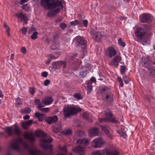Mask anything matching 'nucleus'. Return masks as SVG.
Returning <instances> with one entry per match:
<instances>
[{
	"mask_svg": "<svg viewBox=\"0 0 155 155\" xmlns=\"http://www.w3.org/2000/svg\"><path fill=\"white\" fill-rule=\"evenodd\" d=\"M140 21L142 23H149L152 21L151 15L148 13L142 14L140 16Z\"/></svg>",
	"mask_w": 155,
	"mask_h": 155,
	"instance_id": "obj_7",
	"label": "nucleus"
},
{
	"mask_svg": "<svg viewBox=\"0 0 155 155\" xmlns=\"http://www.w3.org/2000/svg\"><path fill=\"white\" fill-rule=\"evenodd\" d=\"M35 31V28L34 27H31L28 31V33L29 34H31L33 33Z\"/></svg>",
	"mask_w": 155,
	"mask_h": 155,
	"instance_id": "obj_44",
	"label": "nucleus"
},
{
	"mask_svg": "<svg viewBox=\"0 0 155 155\" xmlns=\"http://www.w3.org/2000/svg\"><path fill=\"white\" fill-rule=\"evenodd\" d=\"M41 75L44 77H46L48 75V73L45 71L42 72L41 74Z\"/></svg>",
	"mask_w": 155,
	"mask_h": 155,
	"instance_id": "obj_53",
	"label": "nucleus"
},
{
	"mask_svg": "<svg viewBox=\"0 0 155 155\" xmlns=\"http://www.w3.org/2000/svg\"><path fill=\"white\" fill-rule=\"evenodd\" d=\"M50 83V81L49 80H45L44 81V85L45 86L48 85Z\"/></svg>",
	"mask_w": 155,
	"mask_h": 155,
	"instance_id": "obj_54",
	"label": "nucleus"
},
{
	"mask_svg": "<svg viewBox=\"0 0 155 155\" xmlns=\"http://www.w3.org/2000/svg\"><path fill=\"white\" fill-rule=\"evenodd\" d=\"M63 132L65 135H69L71 134L72 131L70 129H68L64 130Z\"/></svg>",
	"mask_w": 155,
	"mask_h": 155,
	"instance_id": "obj_29",
	"label": "nucleus"
},
{
	"mask_svg": "<svg viewBox=\"0 0 155 155\" xmlns=\"http://www.w3.org/2000/svg\"><path fill=\"white\" fill-rule=\"evenodd\" d=\"M83 23L84 27H87L88 24L87 20H84L83 21Z\"/></svg>",
	"mask_w": 155,
	"mask_h": 155,
	"instance_id": "obj_49",
	"label": "nucleus"
},
{
	"mask_svg": "<svg viewBox=\"0 0 155 155\" xmlns=\"http://www.w3.org/2000/svg\"><path fill=\"white\" fill-rule=\"evenodd\" d=\"M60 150L62 151L64 153L67 152L66 147L65 146H64L63 147H60Z\"/></svg>",
	"mask_w": 155,
	"mask_h": 155,
	"instance_id": "obj_45",
	"label": "nucleus"
},
{
	"mask_svg": "<svg viewBox=\"0 0 155 155\" xmlns=\"http://www.w3.org/2000/svg\"><path fill=\"white\" fill-rule=\"evenodd\" d=\"M25 138L27 139L28 141L32 143L35 140V137L33 133H28L25 132L24 135Z\"/></svg>",
	"mask_w": 155,
	"mask_h": 155,
	"instance_id": "obj_10",
	"label": "nucleus"
},
{
	"mask_svg": "<svg viewBox=\"0 0 155 155\" xmlns=\"http://www.w3.org/2000/svg\"><path fill=\"white\" fill-rule=\"evenodd\" d=\"M86 83L87 85V93L88 94H90L92 91L93 89V87L92 85V83L91 81H86Z\"/></svg>",
	"mask_w": 155,
	"mask_h": 155,
	"instance_id": "obj_20",
	"label": "nucleus"
},
{
	"mask_svg": "<svg viewBox=\"0 0 155 155\" xmlns=\"http://www.w3.org/2000/svg\"><path fill=\"white\" fill-rule=\"evenodd\" d=\"M33 123L32 120H28L27 121H25L21 123V125L23 128L24 129H28Z\"/></svg>",
	"mask_w": 155,
	"mask_h": 155,
	"instance_id": "obj_17",
	"label": "nucleus"
},
{
	"mask_svg": "<svg viewBox=\"0 0 155 155\" xmlns=\"http://www.w3.org/2000/svg\"><path fill=\"white\" fill-rule=\"evenodd\" d=\"M58 118L56 116H54L48 118L47 120V122L49 124H51L58 121Z\"/></svg>",
	"mask_w": 155,
	"mask_h": 155,
	"instance_id": "obj_21",
	"label": "nucleus"
},
{
	"mask_svg": "<svg viewBox=\"0 0 155 155\" xmlns=\"http://www.w3.org/2000/svg\"><path fill=\"white\" fill-rule=\"evenodd\" d=\"M121 59L122 58L120 55H116L113 58L109 64L117 68Z\"/></svg>",
	"mask_w": 155,
	"mask_h": 155,
	"instance_id": "obj_9",
	"label": "nucleus"
},
{
	"mask_svg": "<svg viewBox=\"0 0 155 155\" xmlns=\"http://www.w3.org/2000/svg\"><path fill=\"white\" fill-rule=\"evenodd\" d=\"M113 102L114 99L112 94L110 93L107 94V106H112Z\"/></svg>",
	"mask_w": 155,
	"mask_h": 155,
	"instance_id": "obj_14",
	"label": "nucleus"
},
{
	"mask_svg": "<svg viewBox=\"0 0 155 155\" xmlns=\"http://www.w3.org/2000/svg\"><path fill=\"white\" fill-rule=\"evenodd\" d=\"M62 18H59L57 19L55 21V22L56 23L62 21Z\"/></svg>",
	"mask_w": 155,
	"mask_h": 155,
	"instance_id": "obj_57",
	"label": "nucleus"
},
{
	"mask_svg": "<svg viewBox=\"0 0 155 155\" xmlns=\"http://www.w3.org/2000/svg\"><path fill=\"white\" fill-rule=\"evenodd\" d=\"M4 27L5 28L6 31L8 35V36H10V28L5 23L4 24Z\"/></svg>",
	"mask_w": 155,
	"mask_h": 155,
	"instance_id": "obj_30",
	"label": "nucleus"
},
{
	"mask_svg": "<svg viewBox=\"0 0 155 155\" xmlns=\"http://www.w3.org/2000/svg\"><path fill=\"white\" fill-rule=\"evenodd\" d=\"M119 86L121 87H122L124 85V83L123 81H121V82H119Z\"/></svg>",
	"mask_w": 155,
	"mask_h": 155,
	"instance_id": "obj_64",
	"label": "nucleus"
},
{
	"mask_svg": "<svg viewBox=\"0 0 155 155\" xmlns=\"http://www.w3.org/2000/svg\"><path fill=\"white\" fill-rule=\"evenodd\" d=\"M73 96L78 100H80L82 98V97H81V94L78 93L75 94L73 95Z\"/></svg>",
	"mask_w": 155,
	"mask_h": 155,
	"instance_id": "obj_34",
	"label": "nucleus"
},
{
	"mask_svg": "<svg viewBox=\"0 0 155 155\" xmlns=\"http://www.w3.org/2000/svg\"><path fill=\"white\" fill-rule=\"evenodd\" d=\"M117 132L119 134L120 136L123 137L124 139H126L127 137V135L125 131L123 130L122 129H119L117 130Z\"/></svg>",
	"mask_w": 155,
	"mask_h": 155,
	"instance_id": "obj_22",
	"label": "nucleus"
},
{
	"mask_svg": "<svg viewBox=\"0 0 155 155\" xmlns=\"http://www.w3.org/2000/svg\"><path fill=\"white\" fill-rule=\"evenodd\" d=\"M51 61V59L50 58H48L46 61V64L47 65H48L50 62Z\"/></svg>",
	"mask_w": 155,
	"mask_h": 155,
	"instance_id": "obj_61",
	"label": "nucleus"
},
{
	"mask_svg": "<svg viewBox=\"0 0 155 155\" xmlns=\"http://www.w3.org/2000/svg\"><path fill=\"white\" fill-rule=\"evenodd\" d=\"M120 152L117 150H113L110 151H107V155H119Z\"/></svg>",
	"mask_w": 155,
	"mask_h": 155,
	"instance_id": "obj_26",
	"label": "nucleus"
},
{
	"mask_svg": "<svg viewBox=\"0 0 155 155\" xmlns=\"http://www.w3.org/2000/svg\"><path fill=\"white\" fill-rule=\"evenodd\" d=\"M150 74L152 75H155V70L154 69H152L150 71Z\"/></svg>",
	"mask_w": 155,
	"mask_h": 155,
	"instance_id": "obj_58",
	"label": "nucleus"
},
{
	"mask_svg": "<svg viewBox=\"0 0 155 155\" xmlns=\"http://www.w3.org/2000/svg\"><path fill=\"white\" fill-rule=\"evenodd\" d=\"M91 37L94 40L97 41H99L101 38L102 34L99 31L95 32L93 30H91L90 32Z\"/></svg>",
	"mask_w": 155,
	"mask_h": 155,
	"instance_id": "obj_8",
	"label": "nucleus"
},
{
	"mask_svg": "<svg viewBox=\"0 0 155 155\" xmlns=\"http://www.w3.org/2000/svg\"><path fill=\"white\" fill-rule=\"evenodd\" d=\"M29 91L30 92V93L32 95H34L35 93V91L34 89L33 88L31 87V88L30 89Z\"/></svg>",
	"mask_w": 155,
	"mask_h": 155,
	"instance_id": "obj_50",
	"label": "nucleus"
},
{
	"mask_svg": "<svg viewBox=\"0 0 155 155\" xmlns=\"http://www.w3.org/2000/svg\"><path fill=\"white\" fill-rule=\"evenodd\" d=\"M107 121L114 123H116L117 122L112 112L110 110L107 111Z\"/></svg>",
	"mask_w": 155,
	"mask_h": 155,
	"instance_id": "obj_12",
	"label": "nucleus"
},
{
	"mask_svg": "<svg viewBox=\"0 0 155 155\" xmlns=\"http://www.w3.org/2000/svg\"><path fill=\"white\" fill-rule=\"evenodd\" d=\"M117 80L119 82L122 81L121 78L120 77H117Z\"/></svg>",
	"mask_w": 155,
	"mask_h": 155,
	"instance_id": "obj_63",
	"label": "nucleus"
},
{
	"mask_svg": "<svg viewBox=\"0 0 155 155\" xmlns=\"http://www.w3.org/2000/svg\"><path fill=\"white\" fill-rule=\"evenodd\" d=\"M48 57L51 60H54L58 58V57H55L54 55L52 54H49L48 55Z\"/></svg>",
	"mask_w": 155,
	"mask_h": 155,
	"instance_id": "obj_48",
	"label": "nucleus"
},
{
	"mask_svg": "<svg viewBox=\"0 0 155 155\" xmlns=\"http://www.w3.org/2000/svg\"><path fill=\"white\" fill-rule=\"evenodd\" d=\"M105 143V142L101 137L94 139L92 142L91 145L93 147L99 148L101 147Z\"/></svg>",
	"mask_w": 155,
	"mask_h": 155,
	"instance_id": "obj_6",
	"label": "nucleus"
},
{
	"mask_svg": "<svg viewBox=\"0 0 155 155\" xmlns=\"http://www.w3.org/2000/svg\"><path fill=\"white\" fill-rule=\"evenodd\" d=\"M14 126L15 127L14 133L18 136L20 135L21 134V131L19 127L16 125H14Z\"/></svg>",
	"mask_w": 155,
	"mask_h": 155,
	"instance_id": "obj_25",
	"label": "nucleus"
},
{
	"mask_svg": "<svg viewBox=\"0 0 155 155\" xmlns=\"http://www.w3.org/2000/svg\"><path fill=\"white\" fill-rule=\"evenodd\" d=\"M35 134L38 137H43V139L41 140V146L44 149H49V152L47 153L46 155H50L51 153L52 145L49 143L52 141V139L51 137L48 138L45 137L46 136V134L40 130L36 131Z\"/></svg>",
	"mask_w": 155,
	"mask_h": 155,
	"instance_id": "obj_2",
	"label": "nucleus"
},
{
	"mask_svg": "<svg viewBox=\"0 0 155 155\" xmlns=\"http://www.w3.org/2000/svg\"><path fill=\"white\" fill-rule=\"evenodd\" d=\"M30 118V116L29 115H27L23 117V119L25 120H28Z\"/></svg>",
	"mask_w": 155,
	"mask_h": 155,
	"instance_id": "obj_59",
	"label": "nucleus"
},
{
	"mask_svg": "<svg viewBox=\"0 0 155 155\" xmlns=\"http://www.w3.org/2000/svg\"><path fill=\"white\" fill-rule=\"evenodd\" d=\"M142 64L143 66L147 68V66H148L150 64L149 62V57H144L142 58Z\"/></svg>",
	"mask_w": 155,
	"mask_h": 155,
	"instance_id": "obj_19",
	"label": "nucleus"
},
{
	"mask_svg": "<svg viewBox=\"0 0 155 155\" xmlns=\"http://www.w3.org/2000/svg\"><path fill=\"white\" fill-rule=\"evenodd\" d=\"M101 130L102 131H104L105 133L107 132V128L106 126H101Z\"/></svg>",
	"mask_w": 155,
	"mask_h": 155,
	"instance_id": "obj_52",
	"label": "nucleus"
},
{
	"mask_svg": "<svg viewBox=\"0 0 155 155\" xmlns=\"http://www.w3.org/2000/svg\"><path fill=\"white\" fill-rule=\"evenodd\" d=\"M77 143L78 144L82 145L76 147L73 149V150L76 153H79V155H84L85 151L84 147L87 146L89 144L88 140L86 139H79L77 141Z\"/></svg>",
	"mask_w": 155,
	"mask_h": 155,
	"instance_id": "obj_4",
	"label": "nucleus"
},
{
	"mask_svg": "<svg viewBox=\"0 0 155 155\" xmlns=\"http://www.w3.org/2000/svg\"><path fill=\"white\" fill-rule=\"evenodd\" d=\"M98 132V129L97 127H94L91 129L89 132L90 137L95 136L97 135Z\"/></svg>",
	"mask_w": 155,
	"mask_h": 155,
	"instance_id": "obj_18",
	"label": "nucleus"
},
{
	"mask_svg": "<svg viewBox=\"0 0 155 155\" xmlns=\"http://www.w3.org/2000/svg\"><path fill=\"white\" fill-rule=\"evenodd\" d=\"M107 137H108L110 139H112L113 137V134L111 133H110L109 131L107 130Z\"/></svg>",
	"mask_w": 155,
	"mask_h": 155,
	"instance_id": "obj_42",
	"label": "nucleus"
},
{
	"mask_svg": "<svg viewBox=\"0 0 155 155\" xmlns=\"http://www.w3.org/2000/svg\"><path fill=\"white\" fill-rule=\"evenodd\" d=\"M84 134V133L83 131H80L77 132V134L79 136H81V135H82Z\"/></svg>",
	"mask_w": 155,
	"mask_h": 155,
	"instance_id": "obj_60",
	"label": "nucleus"
},
{
	"mask_svg": "<svg viewBox=\"0 0 155 155\" xmlns=\"http://www.w3.org/2000/svg\"><path fill=\"white\" fill-rule=\"evenodd\" d=\"M66 25L64 23H61L59 25L60 27L62 30H64L66 27Z\"/></svg>",
	"mask_w": 155,
	"mask_h": 155,
	"instance_id": "obj_43",
	"label": "nucleus"
},
{
	"mask_svg": "<svg viewBox=\"0 0 155 155\" xmlns=\"http://www.w3.org/2000/svg\"><path fill=\"white\" fill-rule=\"evenodd\" d=\"M15 16L19 20L23 21L26 25L27 24L28 18L26 15L23 12L17 13L16 14Z\"/></svg>",
	"mask_w": 155,
	"mask_h": 155,
	"instance_id": "obj_11",
	"label": "nucleus"
},
{
	"mask_svg": "<svg viewBox=\"0 0 155 155\" xmlns=\"http://www.w3.org/2000/svg\"><path fill=\"white\" fill-rule=\"evenodd\" d=\"M81 110L79 107H74L71 106H65L63 108V114L65 117L68 118L73 115Z\"/></svg>",
	"mask_w": 155,
	"mask_h": 155,
	"instance_id": "obj_5",
	"label": "nucleus"
},
{
	"mask_svg": "<svg viewBox=\"0 0 155 155\" xmlns=\"http://www.w3.org/2000/svg\"><path fill=\"white\" fill-rule=\"evenodd\" d=\"M23 35H25L27 32L28 31V29L25 27H23L20 29Z\"/></svg>",
	"mask_w": 155,
	"mask_h": 155,
	"instance_id": "obj_37",
	"label": "nucleus"
},
{
	"mask_svg": "<svg viewBox=\"0 0 155 155\" xmlns=\"http://www.w3.org/2000/svg\"><path fill=\"white\" fill-rule=\"evenodd\" d=\"M99 121L100 122L102 123L106 122L107 121V119L106 118H99Z\"/></svg>",
	"mask_w": 155,
	"mask_h": 155,
	"instance_id": "obj_46",
	"label": "nucleus"
},
{
	"mask_svg": "<svg viewBox=\"0 0 155 155\" xmlns=\"http://www.w3.org/2000/svg\"><path fill=\"white\" fill-rule=\"evenodd\" d=\"M117 53V51L114 47H111L107 49V54L110 58L115 56Z\"/></svg>",
	"mask_w": 155,
	"mask_h": 155,
	"instance_id": "obj_13",
	"label": "nucleus"
},
{
	"mask_svg": "<svg viewBox=\"0 0 155 155\" xmlns=\"http://www.w3.org/2000/svg\"><path fill=\"white\" fill-rule=\"evenodd\" d=\"M22 8L26 11H28L30 10V7L28 6L27 4L23 6H22Z\"/></svg>",
	"mask_w": 155,
	"mask_h": 155,
	"instance_id": "obj_38",
	"label": "nucleus"
},
{
	"mask_svg": "<svg viewBox=\"0 0 155 155\" xmlns=\"http://www.w3.org/2000/svg\"><path fill=\"white\" fill-rule=\"evenodd\" d=\"M35 116L38 118V120L41 121L43 120V117H44V114L36 112L35 113Z\"/></svg>",
	"mask_w": 155,
	"mask_h": 155,
	"instance_id": "obj_27",
	"label": "nucleus"
},
{
	"mask_svg": "<svg viewBox=\"0 0 155 155\" xmlns=\"http://www.w3.org/2000/svg\"><path fill=\"white\" fill-rule=\"evenodd\" d=\"M61 128V126L60 124H59L53 127L52 130L54 133H57L60 131Z\"/></svg>",
	"mask_w": 155,
	"mask_h": 155,
	"instance_id": "obj_23",
	"label": "nucleus"
},
{
	"mask_svg": "<svg viewBox=\"0 0 155 155\" xmlns=\"http://www.w3.org/2000/svg\"><path fill=\"white\" fill-rule=\"evenodd\" d=\"M21 51L22 53L24 54H25L26 53V49L25 48L22 47L21 49Z\"/></svg>",
	"mask_w": 155,
	"mask_h": 155,
	"instance_id": "obj_51",
	"label": "nucleus"
},
{
	"mask_svg": "<svg viewBox=\"0 0 155 155\" xmlns=\"http://www.w3.org/2000/svg\"><path fill=\"white\" fill-rule=\"evenodd\" d=\"M118 42L119 45L120 46L122 47H124L125 46V42L123 41L121 38H119L118 40Z\"/></svg>",
	"mask_w": 155,
	"mask_h": 155,
	"instance_id": "obj_35",
	"label": "nucleus"
},
{
	"mask_svg": "<svg viewBox=\"0 0 155 155\" xmlns=\"http://www.w3.org/2000/svg\"><path fill=\"white\" fill-rule=\"evenodd\" d=\"M31 111V110L30 108L26 109L24 110H21V113L22 114H28Z\"/></svg>",
	"mask_w": 155,
	"mask_h": 155,
	"instance_id": "obj_40",
	"label": "nucleus"
},
{
	"mask_svg": "<svg viewBox=\"0 0 155 155\" xmlns=\"http://www.w3.org/2000/svg\"><path fill=\"white\" fill-rule=\"evenodd\" d=\"M63 61H57L56 62V64L57 65L62 66L63 65Z\"/></svg>",
	"mask_w": 155,
	"mask_h": 155,
	"instance_id": "obj_55",
	"label": "nucleus"
},
{
	"mask_svg": "<svg viewBox=\"0 0 155 155\" xmlns=\"http://www.w3.org/2000/svg\"><path fill=\"white\" fill-rule=\"evenodd\" d=\"M88 116V114L86 112H84L83 114V117L87 120Z\"/></svg>",
	"mask_w": 155,
	"mask_h": 155,
	"instance_id": "obj_47",
	"label": "nucleus"
},
{
	"mask_svg": "<svg viewBox=\"0 0 155 155\" xmlns=\"http://www.w3.org/2000/svg\"><path fill=\"white\" fill-rule=\"evenodd\" d=\"M5 130L9 136L12 135L14 134L13 130L12 127H6Z\"/></svg>",
	"mask_w": 155,
	"mask_h": 155,
	"instance_id": "obj_24",
	"label": "nucleus"
},
{
	"mask_svg": "<svg viewBox=\"0 0 155 155\" xmlns=\"http://www.w3.org/2000/svg\"><path fill=\"white\" fill-rule=\"evenodd\" d=\"M151 26L148 25H144L137 27L135 31L136 38L140 40H142L150 31Z\"/></svg>",
	"mask_w": 155,
	"mask_h": 155,
	"instance_id": "obj_3",
	"label": "nucleus"
},
{
	"mask_svg": "<svg viewBox=\"0 0 155 155\" xmlns=\"http://www.w3.org/2000/svg\"><path fill=\"white\" fill-rule=\"evenodd\" d=\"M126 67L125 66H120V72L121 74H124L126 72Z\"/></svg>",
	"mask_w": 155,
	"mask_h": 155,
	"instance_id": "obj_32",
	"label": "nucleus"
},
{
	"mask_svg": "<svg viewBox=\"0 0 155 155\" xmlns=\"http://www.w3.org/2000/svg\"><path fill=\"white\" fill-rule=\"evenodd\" d=\"M104 153L103 152H100L99 150H96L92 152V155H104Z\"/></svg>",
	"mask_w": 155,
	"mask_h": 155,
	"instance_id": "obj_33",
	"label": "nucleus"
},
{
	"mask_svg": "<svg viewBox=\"0 0 155 155\" xmlns=\"http://www.w3.org/2000/svg\"><path fill=\"white\" fill-rule=\"evenodd\" d=\"M39 109L42 112L47 113L49 111V109L48 108H40Z\"/></svg>",
	"mask_w": 155,
	"mask_h": 155,
	"instance_id": "obj_39",
	"label": "nucleus"
},
{
	"mask_svg": "<svg viewBox=\"0 0 155 155\" xmlns=\"http://www.w3.org/2000/svg\"><path fill=\"white\" fill-rule=\"evenodd\" d=\"M91 81L92 83V82L95 83L96 82V80L95 78L92 77L90 79V81Z\"/></svg>",
	"mask_w": 155,
	"mask_h": 155,
	"instance_id": "obj_56",
	"label": "nucleus"
},
{
	"mask_svg": "<svg viewBox=\"0 0 155 155\" xmlns=\"http://www.w3.org/2000/svg\"><path fill=\"white\" fill-rule=\"evenodd\" d=\"M34 101L35 104L37 105L38 108L39 109L40 108H41L43 107L41 104L40 100L38 99H35Z\"/></svg>",
	"mask_w": 155,
	"mask_h": 155,
	"instance_id": "obj_28",
	"label": "nucleus"
},
{
	"mask_svg": "<svg viewBox=\"0 0 155 155\" xmlns=\"http://www.w3.org/2000/svg\"><path fill=\"white\" fill-rule=\"evenodd\" d=\"M22 143L25 148L28 149L29 155H40L41 153L34 145L30 147L27 143L25 142L21 138H19L13 141L11 144L12 148L16 150H18L19 148V145Z\"/></svg>",
	"mask_w": 155,
	"mask_h": 155,
	"instance_id": "obj_1",
	"label": "nucleus"
},
{
	"mask_svg": "<svg viewBox=\"0 0 155 155\" xmlns=\"http://www.w3.org/2000/svg\"><path fill=\"white\" fill-rule=\"evenodd\" d=\"M107 91V88L106 87H103L101 88L98 91L99 93L102 94L105 93Z\"/></svg>",
	"mask_w": 155,
	"mask_h": 155,
	"instance_id": "obj_31",
	"label": "nucleus"
},
{
	"mask_svg": "<svg viewBox=\"0 0 155 155\" xmlns=\"http://www.w3.org/2000/svg\"><path fill=\"white\" fill-rule=\"evenodd\" d=\"M78 46L83 45L85 47L86 45V41L81 37H77L75 38Z\"/></svg>",
	"mask_w": 155,
	"mask_h": 155,
	"instance_id": "obj_15",
	"label": "nucleus"
},
{
	"mask_svg": "<svg viewBox=\"0 0 155 155\" xmlns=\"http://www.w3.org/2000/svg\"><path fill=\"white\" fill-rule=\"evenodd\" d=\"M38 32H37L35 31L31 35V38L32 39H35L38 38Z\"/></svg>",
	"mask_w": 155,
	"mask_h": 155,
	"instance_id": "obj_36",
	"label": "nucleus"
},
{
	"mask_svg": "<svg viewBox=\"0 0 155 155\" xmlns=\"http://www.w3.org/2000/svg\"><path fill=\"white\" fill-rule=\"evenodd\" d=\"M53 101V99L51 97H47L43 98L42 102L46 105H49L52 104Z\"/></svg>",
	"mask_w": 155,
	"mask_h": 155,
	"instance_id": "obj_16",
	"label": "nucleus"
},
{
	"mask_svg": "<svg viewBox=\"0 0 155 155\" xmlns=\"http://www.w3.org/2000/svg\"><path fill=\"white\" fill-rule=\"evenodd\" d=\"M124 81L125 84H127L129 82L130 80L129 78H127V79L124 80Z\"/></svg>",
	"mask_w": 155,
	"mask_h": 155,
	"instance_id": "obj_62",
	"label": "nucleus"
},
{
	"mask_svg": "<svg viewBox=\"0 0 155 155\" xmlns=\"http://www.w3.org/2000/svg\"><path fill=\"white\" fill-rule=\"evenodd\" d=\"M79 23V21L77 20H75L74 21H72L70 23L71 25L73 26H75L76 25H78Z\"/></svg>",
	"mask_w": 155,
	"mask_h": 155,
	"instance_id": "obj_41",
	"label": "nucleus"
}]
</instances>
